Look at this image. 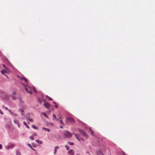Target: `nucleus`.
<instances>
[{"instance_id": "cd10ccee", "label": "nucleus", "mask_w": 155, "mask_h": 155, "mask_svg": "<svg viewBox=\"0 0 155 155\" xmlns=\"http://www.w3.org/2000/svg\"><path fill=\"white\" fill-rule=\"evenodd\" d=\"M57 152V149L54 148V154H55Z\"/></svg>"}, {"instance_id": "4be33fe9", "label": "nucleus", "mask_w": 155, "mask_h": 155, "mask_svg": "<svg viewBox=\"0 0 155 155\" xmlns=\"http://www.w3.org/2000/svg\"><path fill=\"white\" fill-rule=\"evenodd\" d=\"M16 155H21V154L18 151H17L16 152Z\"/></svg>"}, {"instance_id": "6ab92c4d", "label": "nucleus", "mask_w": 155, "mask_h": 155, "mask_svg": "<svg viewBox=\"0 0 155 155\" xmlns=\"http://www.w3.org/2000/svg\"><path fill=\"white\" fill-rule=\"evenodd\" d=\"M53 116L54 117L53 120H55V119H56V116L54 114H53Z\"/></svg>"}, {"instance_id": "c03bdc74", "label": "nucleus", "mask_w": 155, "mask_h": 155, "mask_svg": "<svg viewBox=\"0 0 155 155\" xmlns=\"http://www.w3.org/2000/svg\"><path fill=\"white\" fill-rule=\"evenodd\" d=\"M53 103H54V104H56V103H55V102H53Z\"/></svg>"}, {"instance_id": "5701e85b", "label": "nucleus", "mask_w": 155, "mask_h": 155, "mask_svg": "<svg viewBox=\"0 0 155 155\" xmlns=\"http://www.w3.org/2000/svg\"><path fill=\"white\" fill-rule=\"evenodd\" d=\"M68 143L71 145H73L74 144V143L71 142H68Z\"/></svg>"}, {"instance_id": "bb28decb", "label": "nucleus", "mask_w": 155, "mask_h": 155, "mask_svg": "<svg viewBox=\"0 0 155 155\" xmlns=\"http://www.w3.org/2000/svg\"><path fill=\"white\" fill-rule=\"evenodd\" d=\"M37 135V134L36 133H34L33 134V136H36Z\"/></svg>"}, {"instance_id": "2eb2a0df", "label": "nucleus", "mask_w": 155, "mask_h": 155, "mask_svg": "<svg viewBox=\"0 0 155 155\" xmlns=\"http://www.w3.org/2000/svg\"><path fill=\"white\" fill-rule=\"evenodd\" d=\"M36 141L37 142V143H39L40 144H42V141H41V140H36Z\"/></svg>"}, {"instance_id": "423d86ee", "label": "nucleus", "mask_w": 155, "mask_h": 155, "mask_svg": "<svg viewBox=\"0 0 155 155\" xmlns=\"http://www.w3.org/2000/svg\"><path fill=\"white\" fill-rule=\"evenodd\" d=\"M44 105L46 108L48 109H49L50 108V107L51 106L50 104L48 102H45L44 104Z\"/></svg>"}, {"instance_id": "09e8293b", "label": "nucleus", "mask_w": 155, "mask_h": 155, "mask_svg": "<svg viewBox=\"0 0 155 155\" xmlns=\"http://www.w3.org/2000/svg\"><path fill=\"white\" fill-rule=\"evenodd\" d=\"M87 153H89V152H87Z\"/></svg>"}, {"instance_id": "39448f33", "label": "nucleus", "mask_w": 155, "mask_h": 155, "mask_svg": "<svg viewBox=\"0 0 155 155\" xmlns=\"http://www.w3.org/2000/svg\"><path fill=\"white\" fill-rule=\"evenodd\" d=\"M78 130L79 132H80L83 136L85 137L87 136L86 134L82 130L79 129Z\"/></svg>"}, {"instance_id": "e433bc0d", "label": "nucleus", "mask_w": 155, "mask_h": 155, "mask_svg": "<svg viewBox=\"0 0 155 155\" xmlns=\"http://www.w3.org/2000/svg\"><path fill=\"white\" fill-rule=\"evenodd\" d=\"M2 148V145L0 144V149H1Z\"/></svg>"}, {"instance_id": "7ed1b4c3", "label": "nucleus", "mask_w": 155, "mask_h": 155, "mask_svg": "<svg viewBox=\"0 0 155 155\" xmlns=\"http://www.w3.org/2000/svg\"><path fill=\"white\" fill-rule=\"evenodd\" d=\"M64 135L68 138H70L72 136V134L68 131H65L64 133Z\"/></svg>"}, {"instance_id": "3c124183", "label": "nucleus", "mask_w": 155, "mask_h": 155, "mask_svg": "<svg viewBox=\"0 0 155 155\" xmlns=\"http://www.w3.org/2000/svg\"><path fill=\"white\" fill-rule=\"evenodd\" d=\"M28 124H29V122H28Z\"/></svg>"}, {"instance_id": "4c0bfd02", "label": "nucleus", "mask_w": 155, "mask_h": 155, "mask_svg": "<svg viewBox=\"0 0 155 155\" xmlns=\"http://www.w3.org/2000/svg\"><path fill=\"white\" fill-rule=\"evenodd\" d=\"M55 107L56 108H57L58 107V105H57V104H55Z\"/></svg>"}, {"instance_id": "7c9ffc66", "label": "nucleus", "mask_w": 155, "mask_h": 155, "mask_svg": "<svg viewBox=\"0 0 155 155\" xmlns=\"http://www.w3.org/2000/svg\"><path fill=\"white\" fill-rule=\"evenodd\" d=\"M55 148L56 149H58L59 148V147L58 146H56L55 147Z\"/></svg>"}, {"instance_id": "de8ad7c7", "label": "nucleus", "mask_w": 155, "mask_h": 155, "mask_svg": "<svg viewBox=\"0 0 155 155\" xmlns=\"http://www.w3.org/2000/svg\"><path fill=\"white\" fill-rule=\"evenodd\" d=\"M76 155H80L79 154H76Z\"/></svg>"}, {"instance_id": "2f4dec72", "label": "nucleus", "mask_w": 155, "mask_h": 155, "mask_svg": "<svg viewBox=\"0 0 155 155\" xmlns=\"http://www.w3.org/2000/svg\"><path fill=\"white\" fill-rule=\"evenodd\" d=\"M65 147L67 148V150H69V147H68L67 146V145H66V146H65Z\"/></svg>"}, {"instance_id": "ea45409f", "label": "nucleus", "mask_w": 155, "mask_h": 155, "mask_svg": "<svg viewBox=\"0 0 155 155\" xmlns=\"http://www.w3.org/2000/svg\"><path fill=\"white\" fill-rule=\"evenodd\" d=\"M3 66H4V67L5 69H6V67L4 64H3Z\"/></svg>"}, {"instance_id": "4468645a", "label": "nucleus", "mask_w": 155, "mask_h": 155, "mask_svg": "<svg viewBox=\"0 0 155 155\" xmlns=\"http://www.w3.org/2000/svg\"><path fill=\"white\" fill-rule=\"evenodd\" d=\"M89 131H90L91 134L93 135L94 133V131L91 129L90 128H89Z\"/></svg>"}, {"instance_id": "c9c22d12", "label": "nucleus", "mask_w": 155, "mask_h": 155, "mask_svg": "<svg viewBox=\"0 0 155 155\" xmlns=\"http://www.w3.org/2000/svg\"><path fill=\"white\" fill-rule=\"evenodd\" d=\"M60 120V117L58 118H56V120L57 121H59Z\"/></svg>"}, {"instance_id": "a878e982", "label": "nucleus", "mask_w": 155, "mask_h": 155, "mask_svg": "<svg viewBox=\"0 0 155 155\" xmlns=\"http://www.w3.org/2000/svg\"><path fill=\"white\" fill-rule=\"evenodd\" d=\"M19 111L21 112H22V113H23L24 112V110L21 109H19Z\"/></svg>"}, {"instance_id": "473e14b6", "label": "nucleus", "mask_w": 155, "mask_h": 155, "mask_svg": "<svg viewBox=\"0 0 155 155\" xmlns=\"http://www.w3.org/2000/svg\"><path fill=\"white\" fill-rule=\"evenodd\" d=\"M0 113L2 114H3V113L2 111L0 109Z\"/></svg>"}, {"instance_id": "393cba45", "label": "nucleus", "mask_w": 155, "mask_h": 155, "mask_svg": "<svg viewBox=\"0 0 155 155\" xmlns=\"http://www.w3.org/2000/svg\"><path fill=\"white\" fill-rule=\"evenodd\" d=\"M2 107H3V108H4L6 110H9L7 107H5V106H3Z\"/></svg>"}, {"instance_id": "a18cd8bd", "label": "nucleus", "mask_w": 155, "mask_h": 155, "mask_svg": "<svg viewBox=\"0 0 155 155\" xmlns=\"http://www.w3.org/2000/svg\"><path fill=\"white\" fill-rule=\"evenodd\" d=\"M18 126L19 127H20V125H19V124L18 123Z\"/></svg>"}, {"instance_id": "9b49d317", "label": "nucleus", "mask_w": 155, "mask_h": 155, "mask_svg": "<svg viewBox=\"0 0 155 155\" xmlns=\"http://www.w3.org/2000/svg\"><path fill=\"white\" fill-rule=\"evenodd\" d=\"M32 126L33 128H34V129L36 130L38 129V128L35 125H32Z\"/></svg>"}, {"instance_id": "603ef678", "label": "nucleus", "mask_w": 155, "mask_h": 155, "mask_svg": "<svg viewBox=\"0 0 155 155\" xmlns=\"http://www.w3.org/2000/svg\"><path fill=\"white\" fill-rule=\"evenodd\" d=\"M5 75V76H6L7 77V76L6 75Z\"/></svg>"}, {"instance_id": "f03ea898", "label": "nucleus", "mask_w": 155, "mask_h": 155, "mask_svg": "<svg viewBox=\"0 0 155 155\" xmlns=\"http://www.w3.org/2000/svg\"><path fill=\"white\" fill-rule=\"evenodd\" d=\"M66 122H69L71 124H74V119L71 117H67Z\"/></svg>"}, {"instance_id": "79ce46f5", "label": "nucleus", "mask_w": 155, "mask_h": 155, "mask_svg": "<svg viewBox=\"0 0 155 155\" xmlns=\"http://www.w3.org/2000/svg\"><path fill=\"white\" fill-rule=\"evenodd\" d=\"M49 97L48 96V95H46V97L47 98H48Z\"/></svg>"}, {"instance_id": "dca6fc26", "label": "nucleus", "mask_w": 155, "mask_h": 155, "mask_svg": "<svg viewBox=\"0 0 155 155\" xmlns=\"http://www.w3.org/2000/svg\"><path fill=\"white\" fill-rule=\"evenodd\" d=\"M28 145L29 147L31 148L32 150H35V149H34L32 147L31 145L29 143L28 144Z\"/></svg>"}, {"instance_id": "412c9836", "label": "nucleus", "mask_w": 155, "mask_h": 155, "mask_svg": "<svg viewBox=\"0 0 155 155\" xmlns=\"http://www.w3.org/2000/svg\"><path fill=\"white\" fill-rule=\"evenodd\" d=\"M29 138L31 139L32 140H34V138L33 136H30L29 137Z\"/></svg>"}, {"instance_id": "a211bd4d", "label": "nucleus", "mask_w": 155, "mask_h": 155, "mask_svg": "<svg viewBox=\"0 0 155 155\" xmlns=\"http://www.w3.org/2000/svg\"><path fill=\"white\" fill-rule=\"evenodd\" d=\"M75 136L76 137V138L79 141H80V139L79 138V137L77 136V135L76 134H74Z\"/></svg>"}, {"instance_id": "ddd939ff", "label": "nucleus", "mask_w": 155, "mask_h": 155, "mask_svg": "<svg viewBox=\"0 0 155 155\" xmlns=\"http://www.w3.org/2000/svg\"><path fill=\"white\" fill-rule=\"evenodd\" d=\"M23 124L25 125L26 127L28 128V129H29V127L26 124V122L25 121L23 122Z\"/></svg>"}, {"instance_id": "6e6552de", "label": "nucleus", "mask_w": 155, "mask_h": 155, "mask_svg": "<svg viewBox=\"0 0 155 155\" xmlns=\"http://www.w3.org/2000/svg\"><path fill=\"white\" fill-rule=\"evenodd\" d=\"M8 111L10 112V113L12 115H16V114L14 113L11 110H8Z\"/></svg>"}, {"instance_id": "f8f14e48", "label": "nucleus", "mask_w": 155, "mask_h": 155, "mask_svg": "<svg viewBox=\"0 0 155 155\" xmlns=\"http://www.w3.org/2000/svg\"><path fill=\"white\" fill-rule=\"evenodd\" d=\"M26 119L27 120H28L31 122H33V120L32 119H28V117L26 116Z\"/></svg>"}, {"instance_id": "a19ab883", "label": "nucleus", "mask_w": 155, "mask_h": 155, "mask_svg": "<svg viewBox=\"0 0 155 155\" xmlns=\"http://www.w3.org/2000/svg\"><path fill=\"white\" fill-rule=\"evenodd\" d=\"M15 94H16V93L15 92H14L13 93V95L14 94L15 95Z\"/></svg>"}, {"instance_id": "1a4fd4ad", "label": "nucleus", "mask_w": 155, "mask_h": 155, "mask_svg": "<svg viewBox=\"0 0 155 155\" xmlns=\"http://www.w3.org/2000/svg\"><path fill=\"white\" fill-rule=\"evenodd\" d=\"M42 114L45 117H47L48 118V116H47V114L45 112H42Z\"/></svg>"}, {"instance_id": "72a5a7b5", "label": "nucleus", "mask_w": 155, "mask_h": 155, "mask_svg": "<svg viewBox=\"0 0 155 155\" xmlns=\"http://www.w3.org/2000/svg\"><path fill=\"white\" fill-rule=\"evenodd\" d=\"M48 100H51V101L52 100V99L50 97H49L48 98Z\"/></svg>"}, {"instance_id": "b1692460", "label": "nucleus", "mask_w": 155, "mask_h": 155, "mask_svg": "<svg viewBox=\"0 0 155 155\" xmlns=\"http://www.w3.org/2000/svg\"><path fill=\"white\" fill-rule=\"evenodd\" d=\"M22 79H24V80L26 82V83H28V81L26 79V78H22Z\"/></svg>"}, {"instance_id": "c85d7f7f", "label": "nucleus", "mask_w": 155, "mask_h": 155, "mask_svg": "<svg viewBox=\"0 0 155 155\" xmlns=\"http://www.w3.org/2000/svg\"><path fill=\"white\" fill-rule=\"evenodd\" d=\"M12 98L14 100H15L16 98V97L15 96H14V95H12Z\"/></svg>"}, {"instance_id": "aec40b11", "label": "nucleus", "mask_w": 155, "mask_h": 155, "mask_svg": "<svg viewBox=\"0 0 155 155\" xmlns=\"http://www.w3.org/2000/svg\"><path fill=\"white\" fill-rule=\"evenodd\" d=\"M14 122L16 124H17L18 125V121L16 120H14Z\"/></svg>"}, {"instance_id": "f3484780", "label": "nucleus", "mask_w": 155, "mask_h": 155, "mask_svg": "<svg viewBox=\"0 0 155 155\" xmlns=\"http://www.w3.org/2000/svg\"><path fill=\"white\" fill-rule=\"evenodd\" d=\"M1 72H2V74H5V73H6L7 72H6V71L5 70H2V71Z\"/></svg>"}, {"instance_id": "58836bf2", "label": "nucleus", "mask_w": 155, "mask_h": 155, "mask_svg": "<svg viewBox=\"0 0 155 155\" xmlns=\"http://www.w3.org/2000/svg\"><path fill=\"white\" fill-rule=\"evenodd\" d=\"M46 130L48 131V132H49L50 131V130L49 129H48V128H47V129H46Z\"/></svg>"}, {"instance_id": "0eeeda50", "label": "nucleus", "mask_w": 155, "mask_h": 155, "mask_svg": "<svg viewBox=\"0 0 155 155\" xmlns=\"http://www.w3.org/2000/svg\"><path fill=\"white\" fill-rule=\"evenodd\" d=\"M69 154L70 155H74V150L72 149L68 151Z\"/></svg>"}, {"instance_id": "37998d69", "label": "nucleus", "mask_w": 155, "mask_h": 155, "mask_svg": "<svg viewBox=\"0 0 155 155\" xmlns=\"http://www.w3.org/2000/svg\"><path fill=\"white\" fill-rule=\"evenodd\" d=\"M60 127L61 128H63V127L61 126H60Z\"/></svg>"}, {"instance_id": "c756f323", "label": "nucleus", "mask_w": 155, "mask_h": 155, "mask_svg": "<svg viewBox=\"0 0 155 155\" xmlns=\"http://www.w3.org/2000/svg\"><path fill=\"white\" fill-rule=\"evenodd\" d=\"M32 91H33L35 92H36V89L33 87V89H32Z\"/></svg>"}, {"instance_id": "20e7f679", "label": "nucleus", "mask_w": 155, "mask_h": 155, "mask_svg": "<svg viewBox=\"0 0 155 155\" xmlns=\"http://www.w3.org/2000/svg\"><path fill=\"white\" fill-rule=\"evenodd\" d=\"M14 146V145L12 143H9L8 145L7 146H6L5 147L7 149H10L12 148Z\"/></svg>"}, {"instance_id": "f704fd0d", "label": "nucleus", "mask_w": 155, "mask_h": 155, "mask_svg": "<svg viewBox=\"0 0 155 155\" xmlns=\"http://www.w3.org/2000/svg\"><path fill=\"white\" fill-rule=\"evenodd\" d=\"M42 129L43 130H46V129H47V128H45V127H42Z\"/></svg>"}, {"instance_id": "f257e3e1", "label": "nucleus", "mask_w": 155, "mask_h": 155, "mask_svg": "<svg viewBox=\"0 0 155 155\" xmlns=\"http://www.w3.org/2000/svg\"><path fill=\"white\" fill-rule=\"evenodd\" d=\"M23 85L25 87V88L26 90L27 91V93L30 94H32L33 87L28 86V85H25L24 84H23Z\"/></svg>"}, {"instance_id": "8fccbe9b", "label": "nucleus", "mask_w": 155, "mask_h": 155, "mask_svg": "<svg viewBox=\"0 0 155 155\" xmlns=\"http://www.w3.org/2000/svg\"><path fill=\"white\" fill-rule=\"evenodd\" d=\"M39 102H40V103H41V101H40Z\"/></svg>"}, {"instance_id": "49530a36", "label": "nucleus", "mask_w": 155, "mask_h": 155, "mask_svg": "<svg viewBox=\"0 0 155 155\" xmlns=\"http://www.w3.org/2000/svg\"><path fill=\"white\" fill-rule=\"evenodd\" d=\"M13 115L15 116H16L17 115L16 114V115Z\"/></svg>"}, {"instance_id": "9d476101", "label": "nucleus", "mask_w": 155, "mask_h": 155, "mask_svg": "<svg viewBox=\"0 0 155 155\" xmlns=\"http://www.w3.org/2000/svg\"><path fill=\"white\" fill-rule=\"evenodd\" d=\"M60 120L59 122H60L63 125H64V123L62 121V120L61 119V117H60Z\"/></svg>"}]
</instances>
